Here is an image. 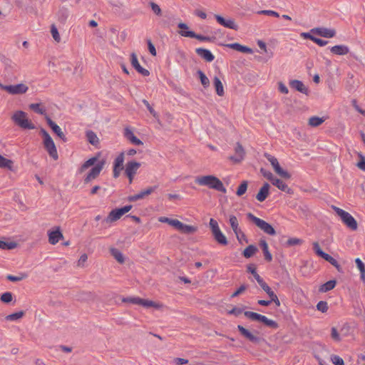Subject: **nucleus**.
Instances as JSON below:
<instances>
[{
	"mask_svg": "<svg viewBox=\"0 0 365 365\" xmlns=\"http://www.w3.org/2000/svg\"><path fill=\"white\" fill-rule=\"evenodd\" d=\"M98 159V158L97 156L91 158L90 159L85 161L79 168V173H82L88 168L94 165L88 173V174L85 176L83 179V182L85 184H88L91 182L92 180L96 179L99 176L101 172L102 171L105 165L106 161L103 160L97 163Z\"/></svg>",
	"mask_w": 365,
	"mask_h": 365,
	"instance_id": "nucleus-1",
	"label": "nucleus"
},
{
	"mask_svg": "<svg viewBox=\"0 0 365 365\" xmlns=\"http://www.w3.org/2000/svg\"><path fill=\"white\" fill-rule=\"evenodd\" d=\"M195 182L200 186H205L222 193H226L227 190L222 182L212 175H200L195 178Z\"/></svg>",
	"mask_w": 365,
	"mask_h": 365,
	"instance_id": "nucleus-2",
	"label": "nucleus"
},
{
	"mask_svg": "<svg viewBox=\"0 0 365 365\" xmlns=\"http://www.w3.org/2000/svg\"><path fill=\"white\" fill-rule=\"evenodd\" d=\"M14 123L23 129H35L34 124L29 119L27 113L22 110H16L11 115Z\"/></svg>",
	"mask_w": 365,
	"mask_h": 365,
	"instance_id": "nucleus-3",
	"label": "nucleus"
},
{
	"mask_svg": "<svg viewBox=\"0 0 365 365\" xmlns=\"http://www.w3.org/2000/svg\"><path fill=\"white\" fill-rule=\"evenodd\" d=\"M332 209L335 211L336 215L341 218L343 223L351 230H356L358 224L354 217L348 212L336 206H332Z\"/></svg>",
	"mask_w": 365,
	"mask_h": 365,
	"instance_id": "nucleus-4",
	"label": "nucleus"
},
{
	"mask_svg": "<svg viewBox=\"0 0 365 365\" xmlns=\"http://www.w3.org/2000/svg\"><path fill=\"white\" fill-rule=\"evenodd\" d=\"M122 302L139 304L145 308L153 307L155 309H161L164 307V305L162 303L140 297H124L123 298Z\"/></svg>",
	"mask_w": 365,
	"mask_h": 365,
	"instance_id": "nucleus-5",
	"label": "nucleus"
},
{
	"mask_svg": "<svg viewBox=\"0 0 365 365\" xmlns=\"http://www.w3.org/2000/svg\"><path fill=\"white\" fill-rule=\"evenodd\" d=\"M41 133L43 138V146H44L45 149L46 150V151L48 152L49 156L51 158H52L54 160H58V155L56 145H55L53 139L51 138V137L50 136L46 130H45L44 129L41 130Z\"/></svg>",
	"mask_w": 365,
	"mask_h": 365,
	"instance_id": "nucleus-6",
	"label": "nucleus"
},
{
	"mask_svg": "<svg viewBox=\"0 0 365 365\" xmlns=\"http://www.w3.org/2000/svg\"><path fill=\"white\" fill-rule=\"evenodd\" d=\"M247 217L251 220L255 225L259 227L261 230H262L264 233L269 235L271 236L276 235V231L274 227L265 222L264 220L255 216L251 212L247 214Z\"/></svg>",
	"mask_w": 365,
	"mask_h": 365,
	"instance_id": "nucleus-7",
	"label": "nucleus"
},
{
	"mask_svg": "<svg viewBox=\"0 0 365 365\" xmlns=\"http://www.w3.org/2000/svg\"><path fill=\"white\" fill-rule=\"evenodd\" d=\"M209 225L215 241L220 245H227L228 244V241L225 235L220 230L217 222L211 218L210 220Z\"/></svg>",
	"mask_w": 365,
	"mask_h": 365,
	"instance_id": "nucleus-8",
	"label": "nucleus"
},
{
	"mask_svg": "<svg viewBox=\"0 0 365 365\" xmlns=\"http://www.w3.org/2000/svg\"><path fill=\"white\" fill-rule=\"evenodd\" d=\"M132 209V205H125L123 207L111 210L103 222L110 224L120 219V217Z\"/></svg>",
	"mask_w": 365,
	"mask_h": 365,
	"instance_id": "nucleus-9",
	"label": "nucleus"
},
{
	"mask_svg": "<svg viewBox=\"0 0 365 365\" xmlns=\"http://www.w3.org/2000/svg\"><path fill=\"white\" fill-rule=\"evenodd\" d=\"M264 157L271 163L272 166L274 168V172L277 175H279V176H281L282 178H283L284 179H289L291 178V175L287 171L283 170L281 168V166L278 162V160L275 157H274L269 154H267V153L264 154Z\"/></svg>",
	"mask_w": 365,
	"mask_h": 365,
	"instance_id": "nucleus-10",
	"label": "nucleus"
},
{
	"mask_svg": "<svg viewBox=\"0 0 365 365\" xmlns=\"http://www.w3.org/2000/svg\"><path fill=\"white\" fill-rule=\"evenodd\" d=\"M173 227L185 235H192L198 230V227L197 226L184 224L177 219L175 220Z\"/></svg>",
	"mask_w": 365,
	"mask_h": 365,
	"instance_id": "nucleus-11",
	"label": "nucleus"
},
{
	"mask_svg": "<svg viewBox=\"0 0 365 365\" xmlns=\"http://www.w3.org/2000/svg\"><path fill=\"white\" fill-rule=\"evenodd\" d=\"M47 234L48 242L52 245L57 244L60 240L63 239V235L59 226L55 227L52 230H48Z\"/></svg>",
	"mask_w": 365,
	"mask_h": 365,
	"instance_id": "nucleus-12",
	"label": "nucleus"
},
{
	"mask_svg": "<svg viewBox=\"0 0 365 365\" xmlns=\"http://www.w3.org/2000/svg\"><path fill=\"white\" fill-rule=\"evenodd\" d=\"M28 90L29 87L24 83L8 85V87L4 88V91L11 95L24 94L26 93Z\"/></svg>",
	"mask_w": 365,
	"mask_h": 365,
	"instance_id": "nucleus-13",
	"label": "nucleus"
},
{
	"mask_svg": "<svg viewBox=\"0 0 365 365\" xmlns=\"http://www.w3.org/2000/svg\"><path fill=\"white\" fill-rule=\"evenodd\" d=\"M124 160H125V152H121L114 160L113 177L115 178H117L120 175V171L123 169Z\"/></svg>",
	"mask_w": 365,
	"mask_h": 365,
	"instance_id": "nucleus-14",
	"label": "nucleus"
},
{
	"mask_svg": "<svg viewBox=\"0 0 365 365\" xmlns=\"http://www.w3.org/2000/svg\"><path fill=\"white\" fill-rule=\"evenodd\" d=\"M215 18L218 24L221 26L237 31L238 29V25L235 23L234 19L229 18L225 19L219 14H215Z\"/></svg>",
	"mask_w": 365,
	"mask_h": 365,
	"instance_id": "nucleus-15",
	"label": "nucleus"
},
{
	"mask_svg": "<svg viewBox=\"0 0 365 365\" xmlns=\"http://www.w3.org/2000/svg\"><path fill=\"white\" fill-rule=\"evenodd\" d=\"M235 151V155L230 156V160L235 163H240L245 158V150L240 143H236Z\"/></svg>",
	"mask_w": 365,
	"mask_h": 365,
	"instance_id": "nucleus-16",
	"label": "nucleus"
},
{
	"mask_svg": "<svg viewBox=\"0 0 365 365\" xmlns=\"http://www.w3.org/2000/svg\"><path fill=\"white\" fill-rule=\"evenodd\" d=\"M261 288L267 293L271 301L275 304L277 307H279L281 303L277 294L272 290L269 286L264 281L259 284Z\"/></svg>",
	"mask_w": 365,
	"mask_h": 365,
	"instance_id": "nucleus-17",
	"label": "nucleus"
},
{
	"mask_svg": "<svg viewBox=\"0 0 365 365\" xmlns=\"http://www.w3.org/2000/svg\"><path fill=\"white\" fill-rule=\"evenodd\" d=\"M130 57L131 65L133 66V67L142 76H148L150 75L149 71L148 69L143 68L140 65L136 54L133 53Z\"/></svg>",
	"mask_w": 365,
	"mask_h": 365,
	"instance_id": "nucleus-18",
	"label": "nucleus"
},
{
	"mask_svg": "<svg viewBox=\"0 0 365 365\" xmlns=\"http://www.w3.org/2000/svg\"><path fill=\"white\" fill-rule=\"evenodd\" d=\"M157 187H158V186H156V185L153 186V187H149L143 190H141L140 192H138L135 195L130 196L128 197V200H129V201H137L138 200L143 199L145 197L153 193L157 189Z\"/></svg>",
	"mask_w": 365,
	"mask_h": 365,
	"instance_id": "nucleus-19",
	"label": "nucleus"
},
{
	"mask_svg": "<svg viewBox=\"0 0 365 365\" xmlns=\"http://www.w3.org/2000/svg\"><path fill=\"white\" fill-rule=\"evenodd\" d=\"M124 136L125 138L132 144L135 145H143V143L139 138H138L133 130L129 128L126 127L124 129Z\"/></svg>",
	"mask_w": 365,
	"mask_h": 365,
	"instance_id": "nucleus-20",
	"label": "nucleus"
},
{
	"mask_svg": "<svg viewBox=\"0 0 365 365\" xmlns=\"http://www.w3.org/2000/svg\"><path fill=\"white\" fill-rule=\"evenodd\" d=\"M312 31L324 38H333L336 35V30L334 29H328L325 27L316 28Z\"/></svg>",
	"mask_w": 365,
	"mask_h": 365,
	"instance_id": "nucleus-21",
	"label": "nucleus"
},
{
	"mask_svg": "<svg viewBox=\"0 0 365 365\" xmlns=\"http://www.w3.org/2000/svg\"><path fill=\"white\" fill-rule=\"evenodd\" d=\"M46 120L48 125L51 127L52 130L64 142L67 140L66 135L61 130V128L56 124L48 115L46 116Z\"/></svg>",
	"mask_w": 365,
	"mask_h": 365,
	"instance_id": "nucleus-22",
	"label": "nucleus"
},
{
	"mask_svg": "<svg viewBox=\"0 0 365 365\" xmlns=\"http://www.w3.org/2000/svg\"><path fill=\"white\" fill-rule=\"evenodd\" d=\"M289 86L292 88L303 93L305 95H308L309 90L303 83L302 81L299 80H291L289 81Z\"/></svg>",
	"mask_w": 365,
	"mask_h": 365,
	"instance_id": "nucleus-23",
	"label": "nucleus"
},
{
	"mask_svg": "<svg viewBox=\"0 0 365 365\" xmlns=\"http://www.w3.org/2000/svg\"><path fill=\"white\" fill-rule=\"evenodd\" d=\"M179 34L184 37L195 38L201 41H210L212 40V38L209 36L197 34L194 31H180Z\"/></svg>",
	"mask_w": 365,
	"mask_h": 365,
	"instance_id": "nucleus-24",
	"label": "nucleus"
},
{
	"mask_svg": "<svg viewBox=\"0 0 365 365\" xmlns=\"http://www.w3.org/2000/svg\"><path fill=\"white\" fill-rule=\"evenodd\" d=\"M237 329L240 331V334L250 341L254 343H258L259 341V337L254 335L252 332H250L248 329H245L242 326L238 325Z\"/></svg>",
	"mask_w": 365,
	"mask_h": 365,
	"instance_id": "nucleus-25",
	"label": "nucleus"
},
{
	"mask_svg": "<svg viewBox=\"0 0 365 365\" xmlns=\"http://www.w3.org/2000/svg\"><path fill=\"white\" fill-rule=\"evenodd\" d=\"M140 165V163L134 160L128 162L125 165V174L136 175Z\"/></svg>",
	"mask_w": 365,
	"mask_h": 365,
	"instance_id": "nucleus-26",
	"label": "nucleus"
},
{
	"mask_svg": "<svg viewBox=\"0 0 365 365\" xmlns=\"http://www.w3.org/2000/svg\"><path fill=\"white\" fill-rule=\"evenodd\" d=\"M330 51L335 55L344 56L349 53V48L346 45H336L330 48Z\"/></svg>",
	"mask_w": 365,
	"mask_h": 365,
	"instance_id": "nucleus-27",
	"label": "nucleus"
},
{
	"mask_svg": "<svg viewBox=\"0 0 365 365\" xmlns=\"http://www.w3.org/2000/svg\"><path fill=\"white\" fill-rule=\"evenodd\" d=\"M195 52L198 56H200L207 62H211L215 58L213 54L206 48H196Z\"/></svg>",
	"mask_w": 365,
	"mask_h": 365,
	"instance_id": "nucleus-28",
	"label": "nucleus"
},
{
	"mask_svg": "<svg viewBox=\"0 0 365 365\" xmlns=\"http://www.w3.org/2000/svg\"><path fill=\"white\" fill-rule=\"evenodd\" d=\"M269 185L268 183H264L263 186L260 188L259 191L256 195V199L259 202H263L266 200V198L269 195Z\"/></svg>",
	"mask_w": 365,
	"mask_h": 365,
	"instance_id": "nucleus-29",
	"label": "nucleus"
},
{
	"mask_svg": "<svg viewBox=\"0 0 365 365\" xmlns=\"http://www.w3.org/2000/svg\"><path fill=\"white\" fill-rule=\"evenodd\" d=\"M227 47L232 48L234 50H236L237 51L242 52V53H252L253 51L252 48L242 46L238 43H230L227 45Z\"/></svg>",
	"mask_w": 365,
	"mask_h": 365,
	"instance_id": "nucleus-30",
	"label": "nucleus"
},
{
	"mask_svg": "<svg viewBox=\"0 0 365 365\" xmlns=\"http://www.w3.org/2000/svg\"><path fill=\"white\" fill-rule=\"evenodd\" d=\"M272 185L276 186L278 189H279L282 191H284L289 194L292 193V189L289 188L288 187V185L284 182H283L282 180H281L278 178H276L275 180H274Z\"/></svg>",
	"mask_w": 365,
	"mask_h": 365,
	"instance_id": "nucleus-31",
	"label": "nucleus"
},
{
	"mask_svg": "<svg viewBox=\"0 0 365 365\" xmlns=\"http://www.w3.org/2000/svg\"><path fill=\"white\" fill-rule=\"evenodd\" d=\"M259 245H260L261 248L262 249V251H263V253H264V259L267 262H271L272 260V254L269 251V247H268L267 242L265 240H262L259 242Z\"/></svg>",
	"mask_w": 365,
	"mask_h": 365,
	"instance_id": "nucleus-32",
	"label": "nucleus"
},
{
	"mask_svg": "<svg viewBox=\"0 0 365 365\" xmlns=\"http://www.w3.org/2000/svg\"><path fill=\"white\" fill-rule=\"evenodd\" d=\"M213 84L215 88V91L219 96H223L225 94L224 87L220 79L215 76L213 78Z\"/></svg>",
	"mask_w": 365,
	"mask_h": 365,
	"instance_id": "nucleus-33",
	"label": "nucleus"
},
{
	"mask_svg": "<svg viewBox=\"0 0 365 365\" xmlns=\"http://www.w3.org/2000/svg\"><path fill=\"white\" fill-rule=\"evenodd\" d=\"M259 322H261L265 326L274 329H277L279 327V324L276 321L268 319L267 317L264 315H262L261 319H259Z\"/></svg>",
	"mask_w": 365,
	"mask_h": 365,
	"instance_id": "nucleus-34",
	"label": "nucleus"
},
{
	"mask_svg": "<svg viewBox=\"0 0 365 365\" xmlns=\"http://www.w3.org/2000/svg\"><path fill=\"white\" fill-rule=\"evenodd\" d=\"M354 262L357 269L360 272L361 279L365 282V264L359 258H356Z\"/></svg>",
	"mask_w": 365,
	"mask_h": 365,
	"instance_id": "nucleus-35",
	"label": "nucleus"
},
{
	"mask_svg": "<svg viewBox=\"0 0 365 365\" xmlns=\"http://www.w3.org/2000/svg\"><path fill=\"white\" fill-rule=\"evenodd\" d=\"M110 252L112 255V256L120 264L124 263L125 259L123 257V253L116 248H110Z\"/></svg>",
	"mask_w": 365,
	"mask_h": 365,
	"instance_id": "nucleus-36",
	"label": "nucleus"
},
{
	"mask_svg": "<svg viewBox=\"0 0 365 365\" xmlns=\"http://www.w3.org/2000/svg\"><path fill=\"white\" fill-rule=\"evenodd\" d=\"M88 141L93 145H96L99 143V139L96 134L92 130H88L86 133Z\"/></svg>",
	"mask_w": 365,
	"mask_h": 365,
	"instance_id": "nucleus-37",
	"label": "nucleus"
},
{
	"mask_svg": "<svg viewBox=\"0 0 365 365\" xmlns=\"http://www.w3.org/2000/svg\"><path fill=\"white\" fill-rule=\"evenodd\" d=\"M336 280H329L319 287V292H327L333 289L336 286Z\"/></svg>",
	"mask_w": 365,
	"mask_h": 365,
	"instance_id": "nucleus-38",
	"label": "nucleus"
},
{
	"mask_svg": "<svg viewBox=\"0 0 365 365\" xmlns=\"http://www.w3.org/2000/svg\"><path fill=\"white\" fill-rule=\"evenodd\" d=\"M0 168L13 170V161L0 155Z\"/></svg>",
	"mask_w": 365,
	"mask_h": 365,
	"instance_id": "nucleus-39",
	"label": "nucleus"
},
{
	"mask_svg": "<svg viewBox=\"0 0 365 365\" xmlns=\"http://www.w3.org/2000/svg\"><path fill=\"white\" fill-rule=\"evenodd\" d=\"M325 120L324 118L312 116L309 118L308 124L312 127H317L322 124Z\"/></svg>",
	"mask_w": 365,
	"mask_h": 365,
	"instance_id": "nucleus-40",
	"label": "nucleus"
},
{
	"mask_svg": "<svg viewBox=\"0 0 365 365\" xmlns=\"http://www.w3.org/2000/svg\"><path fill=\"white\" fill-rule=\"evenodd\" d=\"M322 258L332 264L339 272H341V267L338 262L328 254H325Z\"/></svg>",
	"mask_w": 365,
	"mask_h": 365,
	"instance_id": "nucleus-41",
	"label": "nucleus"
},
{
	"mask_svg": "<svg viewBox=\"0 0 365 365\" xmlns=\"http://www.w3.org/2000/svg\"><path fill=\"white\" fill-rule=\"evenodd\" d=\"M247 271L253 275L254 278L256 279V281L257 282V283L259 284H261L262 282H264L263 279L257 274V272L256 271V267L255 265H253V264L248 265Z\"/></svg>",
	"mask_w": 365,
	"mask_h": 365,
	"instance_id": "nucleus-42",
	"label": "nucleus"
},
{
	"mask_svg": "<svg viewBox=\"0 0 365 365\" xmlns=\"http://www.w3.org/2000/svg\"><path fill=\"white\" fill-rule=\"evenodd\" d=\"M257 251V248L255 245H251L245 249L243 255L246 258H250L253 256Z\"/></svg>",
	"mask_w": 365,
	"mask_h": 365,
	"instance_id": "nucleus-43",
	"label": "nucleus"
},
{
	"mask_svg": "<svg viewBox=\"0 0 365 365\" xmlns=\"http://www.w3.org/2000/svg\"><path fill=\"white\" fill-rule=\"evenodd\" d=\"M229 222L234 232H237V230H240L238 220L236 216L230 215L229 218Z\"/></svg>",
	"mask_w": 365,
	"mask_h": 365,
	"instance_id": "nucleus-44",
	"label": "nucleus"
},
{
	"mask_svg": "<svg viewBox=\"0 0 365 365\" xmlns=\"http://www.w3.org/2000/svg\"><path fill=\"white\" fill-rule=\"evenodd\" d=\"M244 314L246 317H247L250 320L256 321V322H259V319H261V317H262V314L256 313V312H250V311L245 312Z\"/></svg>",
	"mask_w": 365,
	"mask_h": 365,
	"instance_id": "nucleus-45",
	"label": "nucleus"
},
{
	"mask_svg": "<svg viewBox=\"0 0 365 365\" xmlns=\"http://www.w3.org/2000/svg\"><path fill=\"white\" fill-rule=\"evenodd\" d=\"M29 108L32 110H34V112H36V113H37L38 114L45 115V117L47 115L46 114L45 108H41L40 103H31V104L29 105Z\"/></svg>",
	"mask_w": 365,
	"mask_h": 365,
	"instance_id": "nucleus-46",
	"label": "nucleus"
},
{
	"mask_svg": "<svg viewBox=\"0 0 365 365\" xmlns=\"http://www.w3.org/2000/svg\"><path fill=\"white\" fill-rule=\"evenodd\" d=\"M24 316V312L19 311V312L7 315L6 317V319L7 321H16V320L22 318Z\"/></svg>",
	"mask_w": 365,
	"mask_h": 365,
	"instance_id": "nucleus-47",
	"label": "nucleus"
},
{
	"mask_svg": "<svg viewBox=\"0 0 365 365\" xmlns=\"http://www.w3.org/2000/svg\"><path fill=\"white\" fill-rule=\"evenodd\" d=\"M197 74L200 78V82L204 88H207L210 85V81L205 74L200 70L197 71Z\"/></svg>",
	"mask_w": 365,
	"mask_h": 365,
	"instance_id": "nucleus-48",
	"label": "nucleus"
},
{
	"mask_svg": "<svg viewBox=\"0 0 365 365\" xmlns=\"http://www.w3.org/2000/svg\"><path fill=\"white\" fill-rule=\"evenodd\" d=\"M247 181H242L237 190L236 195L237 196L243 195L247 190Z\"/></svg>",
	"mask_w": 365,
	"mask_h": 365,
	"instance_id": "nucleus-49",
	"label": "nucleus"
},
{
	"mask_svg": "<svg viewBox=\"0 0 365 365\" xmlns=\"http://www.w3.org/2000/svg\"><path fill=\"white\" fill-rule=\"evenodd\" d=\"M51 33L54 41L57 43H59L61 41V36L56 26L54 24L51 25Z\"/></svg>",
	"mask_w": 365,
	"mask_h": 365,
	"instance_id": "nucleus-50",
	"label": "nucleus"
},
{
	"mask_svg": "<svg viewBox=\"0 0 365 365\" xmlns=\"http://www.w3.org/2000/svg\"><path fill=\"white\" fill-rule=\"evenodd\" d=\"M236 235V237L240 244H243L244 242L247 243L248 240L245 235V233L240 230H237V232H234Z\"/></svg>",
	"mask_w": 365,
	"mask_h": 365,
	"instance_id": "nucleus-51",
	"label": "nucleus"
},
{
	"mask_svg": "<svg viewBox=\"0 0 365 365\" xmlns=\"http://www.w3.org/2000/svg\"><path fill=\"white\" fill-rule=\"evenodd\" d=\"M16 247L15 242H7L0 240V249L2 250H12Z\"/></svg>",
	"mask_w": 365,
	"mask_h": 365,
	"instance_id": "nucleus-52",
	"label": "nucleus"
},
{
	"mask_svg": "<svg viewBox=\"0 0 365 365\" xmlns=\"http://www.w3.org/2000/svg\"><path fill=\"white\" fill-rule=\"evenodd\" d=\"M149 5L153 11V13L157 16H161L162 15V10L160 7L155 2L150 1L149 3Z\"/></svg>",
	"mask_w": 365,
	"mask_h": 365,
	"instance_id": "nucleus-53",
	"label": "nucleus"
},
{
	"mask_svg": "<svg viewBox=\"0 0 365 365\" xmlns=\"http://www.w3.org/2000/svg\"><path fill=\"white\" fill-rule=\"evenodd\" d=\"M313 249L315 252V253L320 257L322 258V257L326 254L321 249L319 243L317 242H314L312 244Z\"/></svg>",
	"mask_w": 365,
	"mask_h": 365,
	"instance_id": "nucleus-54",
	"label": "nucleus"
},
{
	"mask_svg": "<svg viewBox=\"0 0 365 365\" xmlns=\"http://www.w3.org/2000/svg\"><path fill=\"white\" fill-rule=\"evenodd\" d=\"M143 103L146 106L148 110H149L150 113L155 118H158V114L155 112V110L153 108V107L150 106V104L148 103V101L145 99L143 100Z\"/></svg>",
	"mask_w": 365,
	"mask_h": 365,
	"instance_id": "nucleus-55",
	"label": "nucleus"
},
{
	"mask_svg": "<svg viewBox=\"0 0 365 365\" xmlns=\"http://www.w3.org/2000/svg\"><path fill=\"white\" fill-rule=\"evenodd\" d=\"M13 296L11 292H5L1 297V300L4 303H9L12 301Z\"/></svg>",
	"mask_w": 365,
	"mask_h": 365,
	"instance_id": "nucleus-56",
	"label": "nucleus"
},
{
	"mask_svg": "<svg viewBox=\"0 0 365 365\" xmlns=\"http://www.w3.org/2000/svg\"><path fill=\"white\" fill-rule=\"evenodd\" d=\"M317 308L319 311L324 313L328 310L327 303L324 301H320L317 303Z\"/></svg>",
	"mask_w": 365,
	"mask_h": 365,
	"instance_id": "nucleus-57",
	"label": "nucleus"
},
{
	"mask_svg": "<svg viewBox=\"0 0 365 365\" xmlns=\"http://www.w3.org/2000/svg\"><path fill=\"white\" fill-rule=\"evenodd\" d=\"M257 14L272 16L277 18L279 16V14L277 11L272 10H261L257 11Z\"/></svg>",
	"mask_w": 365,
	"mask_h": 365,
	"instance_id": "nucleus-58",
	"label": "nucleus"
},
{
	"mask_svg": "<svg viewBox=\"0 0 365 365\" xmlns=\"http://www.w3.org/2000/svg\"><path fill=\"white\" fill-rule=\"evenodd\" d=\"M176 219H171L167 217H160L158 218V221L163 223H167L169 225L173 227V225L175 223Z\"/></svg>",
	"mask_w": 365,
	"mask_h": 365,
	"instance_id": "nucleus-59",
	"label": "nucleus"
},
{
	"mask_svg": "<svg viewBox=\"0 0 365 365\" xmlns=\"http://www.w3.org/2000/svg\"><path fill=\"white\" fill-rule=\"evenodd\" d=\"M26 275L25 274H20L19 276H14V275H8L6 277L7 279L11 281V282H19V281H21L22 279H24L25 278Z\"/></svg>",
	"mask_w": 365,
	"mask_h": 365,
	"instance_id": "nucleus-60",
	"label": "nucleus"
},
{
	"mask_svg": "<svg viewBox=\"0 0 365 365\" xmlns=\"http://www.w3.org/2000/svg\"><path fill=\"white\" fill-rule=\"evenodd\" d=\"M331 360L334 365H344V360L336 355H333Z\"/></svg>",
	"mask_w": 365,
	"mask_h": 365,
	"instance_id": "nucleus-61",
	"label": "nucleus"
},
{
	"mask_svg": "<svg viewBox=\"0 0 365 365\" xmlns=\"http://www.w3.org/2000/svg\"><path fill=\"white\" fill-rule=\"evenodd\" d=\"M302 240H300L299 238L293 237V238L289 239L287 241V245L288 246H294V245H300V244H302Z\"/></svg>",
	"mask_w": 365,
	"mask_h": 365,
	"instance_id": "nucleus-62",
	"label": "nucleus"
},
{
	"mask_svg": "<svg viewBox=\"0 0 365 365\" xmlns=\"http://www.w3.org/2000/svg\"><path fill=\"white\" fill-rule=\"evenodd\" d=\"M310 40H312V41H314V43H316L317 45H319L320 46H326L328 43L327 41H324L323 39L317 38L315 36H310Z\"/></svg>",
	"mask_w": 365,
	"mask_h": 365,
	"instance_id": "nucleus-63",
	"label": "nucleus"
},
{
	"mask_svg": "<svg viewBox=\"0 0 365 365\" xmlns=\"http://www.w3.org/2000/svg\"><path fill=\"white\" fill-rule=\"evenodd\" d=\"M87 259H88V256L86 254L81 255L79 259L78 260L77 266L83 267L85 266V263L86 262Z\"/></svg>",
	"mask_w": 365,
	"mask_h": 365,
	"instance_id": "nucleus-64",
	"label": "nucleus"
}]
</instances>
